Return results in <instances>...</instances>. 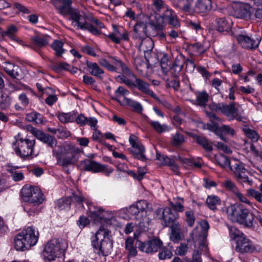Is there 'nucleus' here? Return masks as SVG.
<instances>
[{
    "label": "nucleus",
    "mask_w": 262,
    "mask_h": 262,
    "mask_svg": "<svg viewBox=\"0 0 262 262\" xmlns=\"http://www.w3.org/2000/svg\"><path fill=\"white\" fill-rule=\"evenodd\" d=\"M194 0H182L179 3L180 8L185 13L192 14L195 13Z\"/></svg>",
    "instance_id": "26"
},
{
    "label": "nucleus",
    "mask_w": 262,
    "mask_h": 262,
    "mask_svg": "<svg viewBox=\"0 0 262 262\" xmlns=\"http://www.w3.org/2000/svg\"><path fill=\"white\" fill-rule=\"evenodd\" d=\"M162 246V242L159 238H155L142 242V252L147 253L156 252L161 249Z\"/></svg>",
    "instance_id": "14"
},
{
    "label": "nucleus",
    "mask_w": 262,
    "mask_h": 262,
    "mask_svg": "<svg viewBox=\"0 0 262 262\" xmlns=\"http://www.w3.org/2000/svg\"><path fill=\"white\" fill-rule=\"evenodd\" d=\"M134 64L136 69L140 72L143 71V68L145 66V63L143 61L142 57L136 56L134 58Z\"/></svg>",
    "instance_id": "55"
},
{
    "label": "nucleus",
    "mask_w": 262,
    "mask_h": 262,
    "mask_svg": "<svg viewBox=\"0 0 262 262\" xmlns=\"http://www.w3.org/2000/svg\"><path fill=\"white\" fill-rule=\"evenodd\" d=\"M171 228L170 239L174 243L181 239V228L179 223H176L169 226Z\"/></svg>",
    "instance_id": "30"
},
{
    "label": "nucleus",
    "mask_w": 262,
    "mask_h": 262,
    "mask_svg": "<svg viewBox=\"0 0 262 262\" xmlns=\"http://www.w3.org/2000/svg\"><path fill=\"white\" fill-rule=\"evenodd\" d=\"M107 231L99 230L97 231L95 239L92 242L94 252L99 256H108L113 247V240Z\"/></svg>",
    "instance_id": "4"
},
{
    "label": "nucleus",
    "mask_w": 262,
    "mask_h": 262,
    "mask_svg": "<svg viewBox=\"0 0 262 262\" xmlns=\"http://www.w3.org/2000/svg\"><path fill=\"white\" fill-rule=\"evenodd\" d=\"M150 124L158 133H162L169 130V128L165 124H161L158 121H150Z\"/></svg>",
    "instance_id": "47"
},
{
    "label": "nucleus",
    "mask_w": 262,
    "mask_h": 262,
    "mask_svg": "<svg viewBox=\"0 0 262 262\" xmlns=\"http://www.w3.org/2000/svg\"><path fill=\"white\" fill-rule=\"evenodd\" d=\"M32 45L42 48L49 43V37L45 35H36L32 38Z\"/></svg>",
    "instance_id": "33"
},
{
    "label": "nucleus",
    "mask_w": 262,
    "mask_h": 262,
    "mask_svg": "<svg viewBox=\"0 0 262 262\" xmlns=\"http://www.w3.org/2000/svg\"><path fill=\"white\" fill-rule=\"evenodd\" d=\"M164 19L163 14L162 15H156L150 17L149 23H148L149 28L151 31H160L164 28Z\"/></svg>",
    "instance_id": "19"
},
{
    "label": "nucleus",
    "mask_w": 262,
    "mask_h": 262,
    "mask_svg": "<svg viewBox=\"0 0 262 262\" xmlns=\"http://www.w3.org/2000/svg\"><path fill=\"white\" fill-rule=\"evenodd\" d=\"M211 8L210 0H196L195 2V13H205Z\"/></svg>",
    "instance_id": "25"
},
{
    "label": "nucleus",
    "mask_w": 262,
    "mask_h": 262,
    "mask_svg": "<svg viewBox=\"0 0 262 262\" xmlns=\"http://www.w3.org/2000/svg\"><path fill=\"white\" fill-rule=\"evenodd\" d=\"M75 118L76 114L74 112L68 113H60L58 115V119L59 121L64 123L69 122H73Z\"/></svg>",
    "instance_id": "43"
},
{
    "label": "nucleus",
    "mask_w": 262,
    "mask_h": 262,
    "mask_svg": "<svg viewBox=\"0 0 262 262\" xmlns=\"http://www.w3.org/2000/svg\"><path fill=\"white\" fill-rule=\"evenodd\" d=\"M75 120L78 124H79L80 126H84L86 124L88 118L85 117L83 114H81L77 117H76Z\"/></svg>",
    "instance_id": "63"
},
{
    "label": "nucleus",
    "mask_w": 262,
    "mask_h": 262,
    "mask_svg": "<svg viewBox=\"0 0 262 262\" xmlns=\"http://www.w3.org/2000/svg\"><path fill=\"white\" fill-rule=\"evenodd\" d=\"M36 187L30 186H25L23 187L21 190L22 198L23 200L26 202H29L30 198H31L33 192L35 190Z\"/></svg>",
    "instance_id": "39"
},
{
    "label": "nucleus",
    "mask_w": 262,
    "mask_h": 262,
    "mask_svg": "<svg viewBox=\"0 0 262 262\" xmlns=\"http://www.w3.org/2000/svg\"><path fill=\"white\" fill-rule=\"evenodd\" d=\"M129 93V92L124 88L123 86H119L117 89L115 91V94L117 96H122L124 97Z\"/></svg>",
    "instance_id": "64"
},
{
    "label": "nucleus",
    "mask_w": 262,
    "mask_h": 262,
    "mask_svg": "<svg viewBox=\"0 0 262 262\" xmlns=\"http://www.w3.org/2000/svg\"><path fill=\"white\" fill-rule=\"evenodd\" d=\"M67 247V244L62 240L57 238L50 240L47 243L43 250L45 258L49 261L55 260L63 254Z\"/></svg>",
    "instance_id": "6"
},
{
    "label": "nucleus",
    "mask_w": 262,
    "mask_h": 262,
    "mask_svg": "<svg viewBox=\"0 0 262 262\" xmlns=\"http://www.w3.org/2000/svg\"><path fill=\"white\" fill-rule=\"evenodd\" d=\"M235 250L239 253L245 254L253 253L256 249L250 240L242 235L236 239Z\"/></svg>",
    "instance_id": "11"
},
{
    "label": "nucleus",
    "mask_w": 262,
    "mask_h": 262,
    "mask_svg": "<svg viewBox=\"0 0 262 262\" xmlns=\"http://www.w3.org/2000/svg\"><path fill=\"white\" fill-rule=\"evenodd\" d=\"M17 31V29L15 26H11L9 27L7 30L5 31H3L2 33V35L3 36H7L9 37L12 40H15L17 41H18V40L15 38V34L16 33Z\"/></svg>",
    "instance_id": "48"
},
{
    "label": "nucleus",
    "mask_w": 262,
    "mask_h": 262,
    "mask_svg": "<svg viewBox=\"0 0 262 262\" xmlns=\"http://www.w3.org/2000/svg\"><path fill=\"white\" fill-rule=\"evenodd\" d=\"M142 251V242L132 237L127 238L125 241V249L128 252V256L135 257L137 254V248Z\"/></svg>",
    "instance_id": "12"
},
{
    "label": "nucleus",
    "mask_w": 262,
    "mask_h": 262,
    "mask_svg": "<svg viewBox=\"0 0 262 262\" xmlns=\"http://www.w3.org/2000/svg\"><path fill=\"white\" fill-rule=\"evenodd\" d=\"M220 133L218 136L223 141L228 142V139L224 135H229L233 136L235 134V130L233 128L227 125H222L220 126Z\"/></svg>",
    "instance_id": "32"
},
{
    "label": "nucleus",
    "mask_w": 262,
    "mask_h": 262,
    "mask_svg": "<svg viewBox=\"0 0 262 262\" xmlns=\"http://www.w3.org/2000/svg\"><path fill=\"white\" fill-rule=\"evenodd\" d=\"M42 201L43 194L40 189L37 187H36L29 202L35 203L36 205H39L42 202Z\"/></svg>",
    "instance_id": "40"
},
{
    "label": "nucleus",
    "mask_w": 262,
    "mask_h": 262,
    "mask_svg": "<svg viewBox=\"0 0 262 262\" xmlns=\"http://www.w3.org/2000/svg\"><path fill=\"white\" fill-rule=\"evenodd\" d=\"M216 30L219 32H228L231 29L232 22L230 19H227L224 17L219 18L216 19Z\"/></svg>",
    "instance_id": "24"
},
{
    "label": "nucleus",
    "mask_w": 262,
    "mask_h": 262,
    "mask_svg": "<svg viewBox=\"0 0 262 262\" xmlns=\"http://www.w3.org/2000/svg\"><path fill=\"white\" fill-rule=\"evenodd\" d=\"M156 159L160 161L161 165L166 166H168L172 161V159L169 158L168 157L162 155L158 152H157L156 154Z\"/></svg>",
    "instance_id": "51"
},
{
    "label": "nucleus",
    "mask_w": 262,
    "mask_h": 262,
    "mask_svg": "<svg viewBox=\"0 0 262 262\" xmlns=\"http://www.w3.org/2000/svg\"><path fill=\"white\" fill-rule=\"evenodd\" d=\"M178 217V212L176 211H172L171 208L166 207L163 209L162 217L165 222V226L169 227L173 224L179 223L177 222Z\"/></svg>",
    "instance_id": "17"
},
{
    "label": "nucleus",
    "mask_w": 262,
    "mask_h": 262,
    "mask_svg": "<svg viewBox=\"0 0 262 262\" xmlns=\"http://www.w3.org/2000/svg\"><path fill=\"white\" fill-rule=\"evenodd\" d=\"M71 202L77 203L78 204L83 207V202H85L89 205L88 202L84 198L80 195H78L75 193H73L70 197Z\"/></svg>",
    "instance_id": "54"
},
{
    "label": "nucleus",
    "mask_w": 262,
    "mask_h": 262,
    "mask_svg": "<svg viewBox=\"0 0 262 262\" xmlns=\"http://www.w3.org/2000/svg\"><path fill=\"white\" fill-rule=\"evenodd\" d=\"M208 100V95L206 92L199 93L197 96L196 101L200 105H204Z\"/></svg>",
    "instance_id": "56"
},
{
    "label": "nucleus",
    "mask_w": 262,
    "mask_h": 262,
    "mask_svg": "<svg viewBox=\"0 0 262 262\" xmlns=\"http://www.w3.org/2000/svg\"><path fill=\"white\" fill-rule=\"evenodd\" d=\"M224 186L226 189L232 191L234 193L238 190V189L235 184L230 180L226 181L224 183Z\"/></svg>",
    "instance_id": "60"
},
{
    "label": "nucleus",
    "mask_w": 262,
    "mask_h": 262,
    "mask_svg": "<svg viewBox=\"0 0 262 262\" xmlns=\"http://www.w3.org/2000/svg\"><path fill=\"white\" fill-rule=\"evenodd\" d=\"M71 204V200L69 197L59 199L56 202V206L60 210L69 208Z\"/></svg>",
    "instance_id": "46"
},
{
    "label": "nucleus",
    "mask_w": 262,
    "mask_h": 262,
    "mask_svg": "<svg viewBox=\"0 0 262 262\" xmlns=\"http://www.w3.org/2000/svg\"><path fill=\"white\" fill-rule=\"evenodd\" d=\"M99 63L102 67L105 68L108 71L111 72H117V68L110 64L109 62L104 58H102L99 60Z\"/></svg>",
    "instance_id": "53"
},
{
    "label": "nucleus",
    "mask_w": 262,
    "mask_h": 262,
    "mask_svg": "<svg viewBox=\"0 0 262 262\" xmlns=\"http://www.w3.org/2000/svg\"><path fill=\"white\" fill-rule=\"evenodd\" d=\"M243 131L246 136L251 139L253 142H256L258 140L259 137L257 133L255 130L245 126L243 128Z\"/></svg>",
    "instance_id": "49"
},
{
    "label": "nucleus",
    "mask_w": 262,
    "mask_h": 262,
    "mask_svg": "<svg viewBox=\"0 0 262 262\" xmlns=\"http://www.w3.org/2000/svg\"><path fill=\"white\" fill-rule=\"evenodd\" d=\"M37 139L52 148L56 147L57 144V141L54 137L42 132L38 135Z\"/></svg>",
    "instance_id": "28"
},
{
    "label": "nucleus",
    "mask_w": 262,
    "mask_h": 262,
    "mask_svg": "<svg viewBox=\"0 0 262 262\" xmlns=\"http://www.w3.org/2000/svg\"><path fill=\"white\" fill-rule=\"evenodd\" d=\"M236 38L242 48L246 49H255L258 47L259 43L258 39L256 41L244 35H239L236 37Z\"/></svg>",
    "instance_id": "16"
},
{
    "label": "nucleus",
    "mask_w": 262,
    "mask_h": 262,
    "mask_svg": "<svg viewBox=\"0 0 262 262\" xmlns=\"http://www.w3.org/2000/svg\"><path fill=\"white\" fill-rule=\"evenodd\" d=\"M191 137L199 145L201 146L205 149V151L207 152H211L213 150L211 142L206 137L193 134H192Z\"/></svg>",
    "instance_id": "23"
},
{
    "label": "nucleus",
    "mask_w": 262,
    "mask_h": 262,
    "mask_svg": "<svg viewBox=\"0 0 262 262\" xmlns=\"http://www.w3.org/2000/svg\"><path fill=\"white\" fill-rule=\"evenodd\" d=\"M70 152L72 154V155L71 156H67L62 160L61 159V160L59 161V162H58V163H60L62 166H68L69 165L72 164L73 162V159H74V153L77 154L79 152V149L77 148H75L74 146H72L70 148Z\"/></svg>",
    "instance_id": "36"
},
{
    "label": "nucleus",
    "mask_w": 262,
    "mask_h": 262,
    "mask_svg": "<svg viewBox=\"0 0 262 262\" xmlns=\"http://www.w3.org/2000/svg\"><path fill=\"white\" fill-rule=\"evenodd\" d=\"M89 209L90 212V216L91 217H93L95 222H98L101 220L105 219L104 216L103 215V211L101 209H98V210H91V208H90Z\"/></svg>",
    "instance_id": "50"
},
{
    "label": "nucleus",
    "mask_w": 262,
    "mask_h": 262,
    "mask_svg": "<svg viewBox=\"0 0 262 262\" xmlns=\"http://www.w3.org/2000/svg\"><path fill=\"white\" fill-rule=\"evenodd\" d=\"M109 58L112 60L111 62L117 68V70L120 69L122 74H125L129 78H135V75L122 61L113 56H110Z\"/></svg>",
    "instance_id": "21"
},
{
    "label": "nucleus",
    "mask_w": 262,
    "mask_h": 262,
    "mask_svg": "<svg viewBox=\"0 0 262 262\" xmlns=\"http://www.w3.org/2000/svg\"><path fill=\"white\" fill-rule=\"evenodd\" d=\"M35 143V140L20 138L13 144V148L18 156L25 159L32 155Z\"/></svg>",
    "instance_id": "9"
},
{
    "label": "nucleus",
    "mask_w": 262,
    "mask_h": 262,
    "mask_svg": "<svg viewBox=\"0 0 262 262\" xmlns=\"http://www.w3.org/2000/svg\"><path fill=\"white\" fill-rule=\"evenodd\" d=\"M86 65L90 73L92 75L98 77L99 79L102 78L101 75L104 73V71L99 67L97 63L87 61L86 62Z\"/></svg>",
    "instance_id": "27"
},
{
    "label": "nucleus",
    "mask_w": 262,
    "mask_h": 262,
    "mask_svg": "<svg viewBox=\"0 0 262 262\" xmlns=\"http://www.w3.org/2000/svg\"><path fill=\"white\" fill-rule=\"evenodd\" d=\"M135 78L136 80L135 88H137L140 91L150 95L156 100L159 99L154 92L149 89L148 83L140 79L137 78L136 77Z\"/></svg>",
    "instance_id": "22"
},
{
    "label": "nucleus",
    "mask_w": 262,
    "mask_h": 262,
    "mask_svg": "<svg viewBox=\"0 0 262 262\" xmlns=\"http://www.w3.org/2000/svg\"><path fill=\"white\" fill-rule=\"evenodd\" d=\"M184 142V136L179 132H177L173 136L172 138V144L174 146H178L183 144Z\"/></svg>",
    "instance_id": "52"
},
{
    "label": "nucleus",
    "mask_w": 262,
    "mask_h": 262,
    "mask_svg": "<svg viewBox=\"0 0 262 262\" xmlns=\"http://www.w3.org/2000/svg\"><path fill=\"white\" fill-rule=\"evenodd\" d=\"M185 214L187 217L186 222L189 226L192 227L195 221V217L192 211H186Z\"/></svg>",
    "instance_id": "59"
},
{
    "label": "nucleus",
    "mask_w": 262,
    "mask_h": 262,
    "mask_svg": "<svg viewBox=\"0 0 262 262\" xmlns=\"http://www.w3.org/2000/svg\"><path fill=\"white\" fill-rule=\"evenodd\" d=\"M4 69L8 75L14 79L19 80L21 77V69L17 65L7 63L4 67Z\"/></svg>",
    "instance_id": "20"
},
{
    "label": "nucleus",
    "mask_w": 262,
    "mask_h": 262,
    "mask_svg": "<svg viewBox=\"0 0 262 262\" xmlns=\"http://www.w3.org/2000/svg\"><path fill=\"white\" fill-rule=\"evenodd\" d=\"M148 24L140 22L136 24L134 27V30L136 33V37L143 38L145 37H149L155 35L150 29Z\"/></svg>",
    "instance_id": "15"
},
{
    "label": "nucleus",
    "mask_w": 262,
    "mask_h": 262,
    "mask_svg": "<svg viewBox=\"0 0 262 262\" xmlns=\"http://www.w3.org/2000/svg\"><path fill=\"white\" fill-rule=\"evenodd\" d=\"M144 151L145 149L142 144L133 147V149L131 150L134 157L141 161H145L146 159L144 155Z\"/></svg>",
    "instance_id": "35"
},
{
    "label": "nucleus",
    "mask_w": 262,
    "mask_h": 262,
    "mask_svg": "<svg viewBox=\"0 0 262 262\" xmlns=\"http://www.w3.org/2000/svg\"><path fill=\"white\" fill-rule=\"evenodd\" d=\"M216 161L217 164L222 168L229 167L231 170L232 165L230 164V161L229 158L223 154H220L216 158Z\"/></svg>",
    "instance_id": "42"
},
{
    "label": "nucleus",
    "mask_w": 262,
    "mask_h": 262,
    "mask_svg": "<svg viewBox=\"0 0 262 262\" xmlns=\"http://www.w3.org/2000/svg\"><path fill=\"white\" fill-rule=\"evenodd\" d=\"M11 98L7 94H2L0 97V109L5 110L10 105Z\"/></svg>",
    "instance_id": "45"
},
{
    "label": "nucleus",
    "mask_w": 262,
    "mask_h": 262,
    "mask_svg": "<svg viewBox=\"0 0 262 262\" xmlns=\"http://www.w3.org/2000/svg\"><path fill=\"white\" fill-rule=\"evenodd\" d=\"M160 251L158 254V257L161 260H165L170 259L172 256V247H162L161 248Z\"/></svg>",
    "instance_id": "38"
},
{
    "label": "nucleus",
    "mask_w": 262,
    "mask_h": 262,
    "mask_svg": "<svg viewBox=\"0 0 262 262\" xmlns=\"http://www.w3.org/2000/svg\"><path fill=\"white\" fill-rule=\"evenodd\" d=\"M215 146L218 149L222 150V151L226 153L230 154L232 152V151L231 149L229 148V147H228L227 145H225L222 142H217Z\"/></svg>",
    "instance_id": "62"
},
{
    "label": "nucleus",
    "mask_w": 262,
    "mask_h": 262,
    "mask_svg": "<svg viewBox=\"0 0 262 262\" xmlns=\"http://www.w3.org/2000/svg\"><path fill=\"white\" fill-rule=\"evenodd\" d=\"M231 170L234 172L235 179L239 183L243 185L244 184L252 185L253 181L248 176L249 171L240 161H235V162L232 164Z\"/></svg>",
    "instance_id": "10"
},
{
    "label": "nucleus",
    "mask_w": 262,
    "mask_h": 262,
    "mask_svg": "<svg viewBox=\"0 0 262 262\" xmlns=\"http://www.w3.org/2000/svg\"><path fill=\"white\" fill-rule=\"evenodd\" d=\"M221 203V199L216 195L208 196L206 199V204L207 206L211 210L216 209V206L220 205Z\"/></svg>",
    "instance_id": "37"
},
{
    "label": "nucleus",
    "mask_w": 262,
    "mask_h": 262,
    "mask_svg": "<svg viewBox=\"0 0 262 262\" xmlns=\"http://www.w3.org/2000/svg\"><path fill=\"white\" fill-rule=\"evenodd\" d=\"M188 246L185 244H181L176 249V253L179 255H184L188 250Z\"/></svg>",
    "instance_id": "61"
},
{
    "label": "nucleus",
    "mask_w": 262,
    "mask_h": 262,
    "mask_svg": "<svg viewBox=\"0 0 262 262\" xmlns=\"http://www.w3.org/2000/svg\"><path fill=\"white\" fill-rule=\"evenodd\" d=\"M165 22L174 29H179L181 26L180 22L177 18L176 13L171 9H167L163 13Z\"/></svg>",
    "instance_id": "18"
},
{
    "label": "nucleus",
    "mask_w": 262,
    "mask_h": 262,
    "mask_svg": "<svg viewBox=\"0 0 262 262\" xmlns=\"http://www.w3.org/2000/svg\"><path fill=\"white\" fill-rule=\"evenodd\" d=\"M209 107L213 111L222 113L230 120L235 119L241 121L244 118L239 113L238 108L235 107V103L234 102L229 104L213 102L209 105Z\"/></svg>",
    "instance_id": "7"
},
{
    "label": "nucleus",
    "mask_w": 262,
    "mask_h": 262,
    "mask_svg": "<svg viewBox=\"0 0 262 262\" xmlns=\"http://www.w3.org/2000/svg\"><path fill=\"white\" fill-rule=\"evenodd\" d=\"M153 47L154 42L150 38H143L139 45V49L145 53L151 51Z\"/></svg>",
    "instance_id": "34"
},
{
    "label": "nucleus",
    "mask_w": 262,
    "mask_h": 262,
    "mask_svg": "<svg viewBox=\"0 0 262 262\" xmlns=\"http://www.w3.org/2000/svg\"><path fill=\"white\" fill-rule=\"evenodd\" d=\"M229 232L231 238L237 239L239 237L241 236L242 233L236 227L231 226L229 227Z\"/></svg>",
    "instance_id": "57"
},
{
    "label": "nucleus",
    "mask_w": 262,
    "mask_h": 262,
    "mask_svg": "<svg viewBox=\"0 0 262 262\" xmlns=\"http://www.w3.org/2000/svg\"><path fill=\"white\" fill-rule=\"evenodd\" d=\"M226 212L230 220L248 227L253 226L254 215L242 205H230L228 207Z\"/></svg>",
    "instance_id": "5"
},
{
    "label": "nucleus",
    "mask_w": 262,
    "mask_h": 262,
    "mask_svg": "<svg viewBox=\"0 0 262 262\" xmlns=\"http://www.w3.org/2000/svg\"><path fill=\"white\" fill-rule=\"evenodd\" d=\"M199 224L201 229H200L198 227H195L190 235L194 242L198 244L199 249L206 252L208 249L207 237L208 231L209 229V225L206 220L200 221Z\"/></svg>",
    "instance_id": "8"
},
{
    "label": "nucleus",
    "mask_w": 262,
    "mask_h": 262,
    "mask_svg": "<svg viewBox=\"0 0 262 262\" xmlns=\"http://www.w3.org/2000/svg\"><path fill=\"white\" fill-rule=\"evenodd\" d=\"M51 3L61 15H70L71 19L73 20V26H77L81 30H87L94 35L100 34V31L86 22L84 17L79 11L72 9L71 6V0H51Z\"/></svg>",
    "instance_id": "1"
},
{
    "label": "nucleus",
    "mask_w": 262,
    "mask_h": 262,
    "mask_svg": "<svg viewBox=\"0 0 262 262\" xmlns=\"http://www.w3.org/2000/svg\"><path fill=\"white\" fill-rule=\"evenodd\" d=\"M63 42L60 40H56L51 45V48L55 51L57 57H61L64 52L63 49Z\"/></svg>",
    "instance_id": "41"
},
{
    "label": "nucleus",
    "mask_w": 262,
    "mask_h": 262,
    "mask_svg": "<svg viewBox=\"0 0 262 262\" xmlns=\"http://www.w3.org/2000/svg\"><path fill=\"white\" fill-rule=\"evenodd\" d=\"M220 126H219L214 122H211V123L207 124V128L208 130L214 133V134L217 136H218L219 134H220V132L219 131Z\"/></svg>",
    "instance_id": "58"
},
{
    "label": "nucleus",
    "mask_w": 262,
    "mask_h": 262,
    "mask_svg": "<svg viewBox=\"0 0 262 262\" xmlns=\"http://www.w3.org/2000/svg\"><path fill=\"white\" fill-rule=\"evenodd\" d=\"M80 166L81 169L84 170L91 171L93 172H101L106 169L105 165H101L95 161L90 159L81 161L80 163Z\"/></svg>",
    "instance_id": "13"
},
{
    "label": "nucleus",
    "mask_w": 262,
    "mask_h": 262,
    "mask_svg": "<svg viewBox=\"0 0 262 262\" xmlns=\"http://www.w3.org/2000/svg\"><path fill=\"white\" fill-rule=\"evenodd\" d=\"M148 204L145 200L138 201L136 204L130 206L127 209L128 213L136 220V225L142 231H146L148 228Z\"/></svg>",
    "instance_id": "3"
},
{
    "label": "nucleus",
    "mask_w": 262,
    "mask_h": 262,
    "mask_svg": "<svg viewBox=\"0 0 262 262\" xmlns=\"http://www.w3.org/2000/svg\"><path fill=\"white\" fill-rule=\"evenodd\" d=\"M38 205H36L35 203L27 202L24 205V209L29 215H34L35 213H37L39 212Z\"/></svg>",
    "instance_id": "44"
},
{
    "label": "nucleus",
    "mask_w": 262,
    "mask_h": 262,
    "mask_svg": "<svg viewBox=\"0 0 262 262\" xmlns=\"http://www.w3.org/2000/svg\"><path fill=\"white\" fill-rule=\"evenodd\" d=\"M252 9V8L248 4L239 6L236 10L237 17L244 18H250L251 16Z\"/></svg>",
    "instance_id": "31"
},
{
    "label": "nucleus",
    "mask_w": 262,
    "mask_h": 262,
    "mask_svg": "<svg viewBox=\"0 0 262 262\" xmlns=\"http://www.w3.org/2000/svg\"><path fill=\"white\" fill-rule=\"evenodd\" d=\"M114 99L119 102L121 105H127L130 106L137 112H141L143 110V107L141 104L139 102L132 99L126 97H124L122 101H120L117 98H115Z\"/></svg>",
    "instance_id": "29"
},
{
    "label": "nucleus",
    "mask_w": 262,
    "mask_h": 262,
    "mask_svg": "<svg viewBox=\"0 0 262 262\" xmlns=\"http://www.w3.org/2000/svg\"><path fill=\"white\" fill-rule=\"evenodd\" d=\"M39 232L33 226L28 227L17 234L14 239V246L17 251H24L36 244Z\"/></svg>",
    "instance_id": "2"
}]
</instances>
